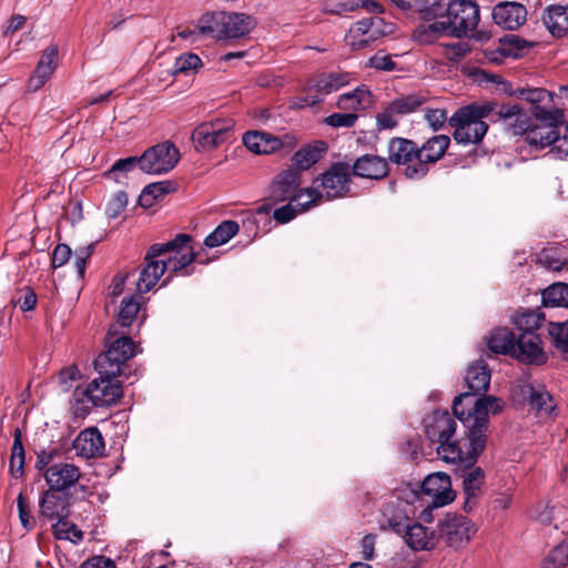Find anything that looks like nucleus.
Instances as JSON below:
<instances>
[{"mask_svg":"<svg viewBox=\"0 0 568 568\" xmlns=\"http://www.w3.org/2000/svg\"><path fill=\"white\" fill-rule=\"evenodd\" d=\"M465 383L467 390L455 397L453 412L467 428V436L476 456L486 447L489 414H497L501 406L495 396L475 398L485 395L490 383V371L484 361L467 368Z\"/></svg>","mask_w":568,"mask_h":568,"instance_id":"obj_1","label":"nucleus"},{"mask_svg":"<svg viewBox=\"0 0 568 568\" xmlns=\"http://www.w3.org/2000/svg\"><path fill=\"white\" fill-rule=\"evenodd\" d=\"M488 120L491 123L504 122L508 132H523L525 118L519 113V105L486 101L471 103L459 108L448 119L454 128V139L459 144H477L483 141L488 131Z\"/></svg>","mask_w":568,"mask_h":568,"instance_id":"obj_2","label":"nucleus"},{"mask_svg":"<svg viewBox=\"0 0 568 568\" xmlns=\"http://www.w3.org/2000/svg\"><path fill=\"white\" fill-rule=\"evenodd\" d=\"M191 240L187 234H178L172 241L151 245L136 282L138 291L148 293L165 271L176 273L190 265L195 260L194 251L190 245Z\"/></svg>","mask_w":568,"mask_h":568,"instance_id":"obj_3","label":"nucleus"},{"mask_svg":"<svg viewBox=\"0 0 568 568\" xmlns=\"http://www.w3.org/2000/svg\"><path fill=\"white\" fill-rule=\"evenodd\" d=\"M85 388L73 392L72 409L75 416H85L90 413L91 404L95 407H108L115 404L122 396V386L116 376L99 374Z\"/></svg>","mask_w":568,"mask_h":568,"instance_id":"obj_4","label":"nucleus"},{"mask_svg":"<svg viewBox=\"0 0 568 568\" xmlns=\"http://www.w3.org/2000/svg\"><path fill=\"white\" fill-rule=\"evenodd\" d=\"M427 20L447 18L450 36L462 38L474 31L479 22V8L470 0H454L449 3L435 2L423 11Z\"/></svg>","mask_w":568,"mask_h":568,"instance_id":"obj_5","label":"nucleus"},{"mask_svg":"<svg viewBox=\"0 0 568 568\" xmlns=\"http://www.w3.org/2000/svg\"><path fill=\"white\" fill-rule=\"evenodd\" d=\"M301 174L297 170L287 169L278 173L271 184V199L275 202H297L300 212H306L318 205L324 195L316 189H301Z\"/></svg>","mask_w":568,"mask_h":568,"instance_id":"obj_6","label":"nucleus"},{"mask_svg":"<svg viewBox=\"0 0 568 568\" xmlns=\"http://www.w3.org/2000/svg\"><path fill=\"white\" fill-rule=\"evenodd\" d=\"M108 349L94 361L99 374L106 376H120L125 363L134 356V343L132 338L110 326L105 336Z\"/></svg>","mask_w":568,"mask_h":568,"instance_id":"obj_7","label":"nucleus"},{"mask_svg":"<svg viewBox=\"0 0 568 568\" xmlns=\"http://www.w3.org/2000/svg\"><path fill=\"white\" fill-rule=\"evenodd\" d=\"M254 27L251 16L239 12L219 11L205 13L200 19V31L217 39L240 38Z\"/></svg>","mask_w":568,"mask_h":568,"instance_id":"obj_8","label":"nucleus"},{"mask_svg":"<svg viewBox=\"0 0 568 568\" xmlns=\"http://www.w3.org/2000/svg\"><path fill=\"white\" fill-rule=\"evenodd\" d=\"M349 82L351 74L346 72L322 73L307 82L304 95L293 101V108L313 106L320 103L325 95L339 90Z\"/></svg>","mask_w":568,"mask_h":568,"instance_id":"obj_9","label":"nucleus"},{"mask_svg":"<svg viewBox=\"0 0 568 568\" xmlns=\"http://www.w3.org/2000/svg\"><path fill=\"white\" fill-rule=\"evenodd\" d=\"M234 120L213 119L199 124L192 132V141L196 151L207 152L227 143L232 138Z\"/></svg>","mask_w":568,"mask_h":568,"instance_id":"obj_10","label":"nucleus"},{"mask_svg":"<svg viewBox=\"0 0 568 568\" xmlns=\"http://www.w3.org/2000/svg\"><path fill=\"white\" fill-rule=\"evenodd\" d=\"M515 95L534 106V115L541 122L562 123V111L555 106V94L542 88H520Z\"/></svg>","mask_w":568,"mask_h":568,"instance_id":"obj_11","label":"nucleus"},{"mask_svg":"<svg viewBox=\"0 0 568 568\" xmlns=\"http://www.w3.org/2000/svg\"><path fill=\"white\" fill-rule=\"evenodd\" d=\"M392 32L390 23H386L381 17H368L355 22L349 28L345 40L349 47L359 50Z\"/></svg>","mask_w":568,"mask_h":568,"instance_id":"obj_12","label":"nucleus"},{"mask_svg":"<svg viewBox=\"0 0 568 568\" xmlns=\"http://www.w3.org/2000/svg\"><path fill=\"white\" fill-rule=\"evenodd\" d=\"M180 160V152L173 143L163 142L149 148L139 158V168L149 174L171 171Z\"/></svg>","mask_w":568,"mask_h":568,"instance_id":"obj_13","label":"nucleus"},{"mask_svg":"<svg viewBox=\"0 0 568 568\" xmlns=\"http://www.w3.org/2000/svg\"><path fill=\"white\" fill-rule=\"evenodd\" d=\"M61 491L48 489L40 499V517L57 523L53 525L54 536L57 538H70V536L62 529L68 525L65 520L69 516V500L67 496L61 495Z\"/></svg>","mask_w":568,"mask_h":568,"instance_id":"obj_14","label":"nucleus"},{"mask_svg":"<svg viewBox=\"0 0 568 568\" xmlns=\"http://www.w3.org/2000/svg\"><path fill=\"white\" fill-rule=\"evenodd\" d=\"M440 538L452 548H464L475 536V524L462 515H447L438 525Z\"/></svg>","mask_w":568,"mask_h":568,"instance_id":"obj_15","label":"nucleus"},{"mask_svg":"<svg viewBox=\"0 0 568 568\" xmlns=\"http://www.w3.org/2000/svg\"><path fill=\"white\" fill-rule=\"evenodd\" d=\"M449 144L448 135L438 134L429 138L420 146L417 145V166L410 169V175L413 178H424L429 171V164L439 161L445 155Z\"/></svg>","mask_w":568,"mask_h":568,"instance_id":"obj_16","label":"nucleus"},{"mask_svg":"<svg viewBox=\"0 0 568 568\" xmlns=\"http://www.w3.org/2000/svg\"><path fill=\"white\" fill-rule=\"evenodd\" d=\"M243 144L255 154H271L283 148L293 149L295 139L290 134L282 138L263 131H248L243 134Z\"/></svg>","mask_w":568,"mask_h":568,"instance_id":"obj_17","label":"nucleus"},{"mask_svg":"<svg viewBox=\"0 0 568 568\" xmlns=\"http://www.w3.org/2000/svg\"><path fill=\"white\" fill-rule=\"evenodd\" d=\"M387 161L396 165L404 166V175L408 179L417 180L410 175V169L417 166L418 151L417 144L405 138H393L388 142Z\"/></svg>","mask_w":568,"mask_h":568,"instance_id":"obj_18","label":"nucleus"},{"mask_svg":"<svg viewBox=\"0 0 568 568\" xmlns=\"http://www.w3.org/2000/svg\"><path fill=\"white\" fill-rule=\"evenodd\" d=\"M470 452L466 457V467L462 471L463 477V490L466 496L465 508L471 510L475 506L476 498L480 494L481 487L485 483V473L479 466H474L473 464L476 462L477 457L483 453L480 452L478 455H474L471 445Z\"/></svg>","mask_w":568,"mask_h":568,"instance_id":"obj_19","label":"nucleus"},{"mask_svg":"<svg viewBox=\"0 0 568 568\" xmlns=\"http://www.w3.org/2000/svg\"><path fill=\"white\" fill-rule=\"evenodd\" d=\"M351 173L346 163H335L321 175V185L327 200L342 197L349 192Z\"/></svg>","mask_w":568,"mask_h":568,"instance_id":"obj_20","label":"nucleus"},{"mask_svg":"<svg viewBox=\"0 0 568 568\" xmlns=\"http://www.w3.org/2000/svg\"><path fill=\"white\" fill-rule=\"evenodd\" d=\"M43 476L50 489L64 491L79 481L82 473L73 463L58 462L51 464Z\"/></svg>","mask_w":568,"mask_h":568,"instance_id":"obj_21","label":"nucleus"},{"mask_svg":"<svg viewBox=\"0 0 568 568\" xmlns=\"http://www.w3.org/2000/svg\"><path fill=\"white\" fill-rule=\"evenodd\" d=\"M519 113L525 118V130L523 132H510L514 135H526V141L529 145L535 146L536 149H544L546 146L551 145L558 140V130L557 126L560 123H549L542 122L540 125H530V119L525 113L523 108L519 105Z\"/></svg>","mask_w":568,"mask_h":568,"instance_id":"obj_22","label":"nucleus"},{"mask_svg":"<svg viewBox=\"0 0 568 568\" xmlns=\"http://www.w3.org/2000/svg\"><path fill=\"white\" fill-rule=\"evenodd\" d=\"M422 490L432 498L435 507H442L454 500L455 494L452 490L450 477L445 473H434L428 475L423 484Z\"/></svg>","mask_w":568,"mask_h":568,"instance_id":"obj_23","label":"nucleus"},{"mask_svg":"<svg viewBox=\"0 0 568 568\" xmlns=\"http://www.w3.org/2000/svg\"><path fill=\"white\" fill-rule=\"evenodd\" d=\"M514 356L523 363L540 365L547 361V356L541 347L539 335L532 332L521 333L514 351Z\"/></svg>","mask_w":568,"mask_h":568,"instance_id":"obj_24","label":"nucleus"},{"mask_svg":"<svg viewBox=\"0 0 568 568\" xmlns=\"http://www.w3.org/2000/svg\"><path fill=\"white\" fill-rule=\"evenodd\" d=\"M425 433L434 442L450 439L456 432L455 418L447 410H435L424 419Z\"/></svg>","mask_w":568,"mask_h":568,"instance_id":"obj_25","label":"nucleus"},{"mask_svg":"<svg viewBox=\"0 0 568 568\" xmlns=\"http://www.w3.org/2000/svg\"><path fill=\"white\" fill-rule=\"evenodd\" d=\"M58 53L57 45H50L42 51L37 68L28 80L29 91L40 90L51 78L58 65Z\"/></svg>","mask_w":568,"mask_h":568,"instance_id":"obj_26","label":"nucleus"},{"mask_svg":"<svg viewBox=\"0 0 568 568\" xmlns=\"http://www.w3.org/2000/svg\"><path fill=\"white\" fill-rule=\"evenodd\" d=\"M493 19L504 29L516 30L525 23L527 10L517 2H501L494 8Z\"/></svg>","mask_w":568,"mask_h":568,"instance_id":"obj_27","label":"nucleus"},{"mask_svg":"<svg viewBox=\"0 0 568 568\" xmlns=\"http://www.w3.org/2000/svg\"><path fill=\"white\" fill-rule=\"evenodd\" d=\"M353 173L371 180H382L389 173L387 159L376 154H364L353 164Z\"/></svg>","mask_w":568,"mask_h":568,"instance_id":"obj_28","label":"nucleus"},{"mask_svg":"<svg viewBox=\"0 0 568 568\" xmlns=\"http://www.w3.org/2000/svg\"><path fill=\"white\" fill-rule=\"evenodd\" d=\"M73 448L79 456L94 458L103 455L105 445L100 430L91 427L80 432L73 442Z\"/></svg>","mask_w":568,"mask_h":568,"instance_id":"obj_29","label":"nucleus"},{"mask_svg":"<svg viewBox=\"0 0 568 568\" xmlns=\"http://www.w3.org/2000/svg\"><path fill=\"white\" fill-rule=\"evenodd\" d=\"M406 545L414 550H427L435 546L434 531H429L419 523L412 524L410 520L405 525V530L400 535Z\"/></svg>","mask_w":568,"mask_h":568,"instance_id":"obj_30","label":"nucleus"},{"mask_svg":"<svg viewBox=\"0 0 568 568\" xmlns=\"http://www.w3.org/2000/svg\"><path fill=\"white\" fill-rule=\"evenodd\" d=\"M542 22L548 31L557 38L568 33V6L552 4L545 9Z\"/></svg>","mask_w":568,"mask_h":568,"instance_id":"obj_31","label":"nucleus"},{"mask_svg":"<svg viewBox=\"0 0 568 568\" xmlns=\"http://www.w3.org/2000/svg\"><path fill=\"white\" fill-rule=\"evenodd\" d=\"M408 521L406 510L402 508V503L398 499L390 500L383 506L381 521L383 528L387 527L397 535H402Z\"/></svg>","mask_w":568,"mask_h":568,"instance_id":"obj_32","label":"nucleus"},{"mask_svg":"<svg viewBox=\"0 0 568 568\" xmlns=\"http://www.w3.org/2000/svg\"><path fill=\"white\" fill-rule=\"evenodd\" d=\"M374 103L371 91L365 85H359L352 92L338 97L336 105L338 109L353 111L368 109Z\"/></svg>","mask_w":568,"mask_h":568,"instance_id":"obj_33","label":"nucleus"},{"mask_svg":"<svg viewBox=\"0 0 568 568\" xmlns=\"http://www.w3.org/2000/svg\"><path fill=\"white\" fill-rule=\"evenodd\" d=\"M515 335L508 328H496L488 337L487 346L496 354H513L516 346Z\"/></svg>","mask_w":568,"mask_h":568,"instance_id":"obj_34","label":"nucleus"},{"mask_svg":"<svg viewBox=\"0 0 568 568\" xmlns=\"http://www.w3.org/2000/svg\"><path fill=\"white\" fill-rule=\"evenodd\" d=\"M326 150V143L318 141L314 145H307L295 152L293 162L300 170H307L321 160Z\"/></svg>","mask_w":568,"mask_h":568,"instance_id":"obj_35","label":"nucleus"},{"mask_svg":"<svg viewBox=\"0 0 568 568\" xmlns=\"http://www.w3.org/2000/svg\"><path fill=\"white\" fill-rule=\"evenodd\" d=\"M239 230L237 222L232 220L223 221L205 237L204 245L210 248L221 246L235 236Z\"/></svg>","mask_w":568,"mask_h":568,"instance_id":"obj_36","label":"nucleus"},{"mask_svg":"<svg viewBox=\"0 0 568 568\" xmlns=\"http://www.w3.org/2000/svg\"><path fill=\"white\" fill-rule=\"evenodd\" d=\"M538 261L547 270L560 272L568 265V253L564 247H547L541 251Z\"/></svg>","mask_w":568,"mask_h":568,"instance_id":"obj_37","label":"nucleus"},{"mask_svg":"<svg viewBox=\"0 0 568 568\" xmlns=\"http://www.w3.org/2000/svg\"><path fill=\"white\" fill-rule=\"evenodd\" d=\"M140 308L141 303L135 295L124 297L121 302L116 322L112 326H115V329H118L119 326L130 327L136 320Z\"/></svg>","mask_w":568,"mask_h":568,"instance_id":"obj_38","label":"nucleus"},{"mask_svg":"<svg viewBox=\"0 0 568 568\" xmlns=\"http://www.w3.org/2000/svg\"><path fill=\"white\" fill-rule=\"evenodd\" d=\"M541 297L546 307H568V284L554 283L542 291Z\"/></svg>","mask_w":568,"mask_h":568,"instance_id":"obj_39","label":"nucleus"},{"mask_svg":"<svg viewBox=\"0 0 568 568\" xmlns=\"http://www.w3.org/2000/svg\"><path fill=\"white\" fill-rule=\"evenodd\" d=\"M544 321V314L532 310H525L513 317V324L523 333H535V331L541 326Z\"/></svg>","mask_w":568,"mask_h":568,"instance_id":"obj_40","label":"nucleus"},{"mask_svg":"<svg viewBox=\"0 0 568 568\" xmlns=\"http://www.w3.org/2000/svg\"><path fill=\"white\" fill-rule=\"evenodd\" d=\"M24 466V448L21 442V432L19 428L14 430V439L11 449L10 471L14 478L23 475Z\"/></svg>","mask_w":568,"mask_h":568,"instance_id":"obj_41","label":"nucleus"},{"mask_svg":"<svg viewBox=\"0 0 568 568\" xmlns=\"http://www.w3.org/2000/svg\"><path fill=\"white\" fill-rule=\"evenodd\" d=\"M426 102V98L422 94L402 95L390 101L399 116L415 112L419 106Z\"/></svg>","mask_w":568,"mask_h":568,"instance_id":"obj_42","label":"nucleus"},{"mask_svg":"<svg viewBox=\"0 0 568 568\" xmlns=\"http://www.w3.org/2000/svg\"><path fill=\"white\" fill-rule=\"evenodd\" d=\"M568 564V536L546 557L542 568H562Z\"/></svg>","mask_w":568,"mask_h":568,"instance_id":"obj_43","label":"nucleus"},{"mask_svg":"<svg viewBox=\"0 0 568 568\" xmlns=\"http://www.w3.org/2000/svg\"><path fill=\"white\" fill-rule=\"evenodd\" d=\"M548 333L554 346L561 353L566 354L568 359V322L550 323Z\"/></svg>","mask_w":568,"mask_h":568,"instance_id":"obj_44","label":"nucleus"},{"mask_svg":"<svg viewBox=\"0 0 568 568\" xmlns=\"http://www.w3.org/2000/svg\"><path fill=\"white\" fill-rule=\"evenodd\" d=\"M439 446L437 447L438 456L445 460L446 463H466V458L463 456V450L460 449L457 442H452L450 439H446L443 442H438Z\"/></svg>","mask_w":568,"mask_h":568,"instance_id":"obj_45","label":"nucleus"},{"mask_svg":"<svg viewBox=\"0 0 568 568\" xmlns=\"http://www.w3.org/2000/svg\"><path fill=\"white\" fill-rule=\"evenodd\" d=\"M202 67V60L197 54L186 53L176 58L173 65V74H189Z\"/></svg>","mask_w":568,"mask_h":568,"instance_id":"obj_46","label":"nucleus"},{"mask_svg":"<svg viewBox=\"0 0 568 568\" xmlns=\"http://www.w3.org/2000/svg\"><path fill=\"white\" fill-rule=\"evenodd\" d=\"M399 114L390 102L376 115V128L378 131L395 129L399 123Z\"/></svg>","mask_w":568,"mask_h":568,"instance_id":"obj_47","label":"nucleus"},{"mask_svg":"<svg viewBox=\"0 0 568 568\" xmlns=\"http://www.w3.org/2000/svg\"><path fill=\"white\" fill-rule=\"evenodd\" d=\"M361 6H364L361 0H325L324 11L342 16L344 13L355 11Z\"/></svg>","mask_w":568,"mask_h":568,"instance_id":"obj_48","label":"nucleus"},{"mask_svg":"<svg viewBox=\"0 0 568 568\" xmlns=\"http://www.w3.org/2000/svg\"><path fill=\"white\" fill-rule=\"evenodd\" d=\"M136 165H139V158L136 156L120 159L112 165L105 175L115 182H121L122 174L133 170Z\"/></svg>","mask_w":568,"mask_h":568,"instance_id":"obj_49","label":"nucleus"},{"mask_svg":"<svg viewBox=\"0 0 568 568\" xmlns=\"http://www.w3.org/2000/svg\"><path fill=\"white\" fill-rule=\"evenodd\" d=\"M529 403L537 412L549 414L554 407V398L546 390H531Z\"/></svg>","mask_w":568,"mask_h":568,"instance_id":"obj_50","label":"nucleus"},{"mask_svg":"<svg viewBox=\"0 0 568 568\" xmlns=\"http://www.w3.org/2000/svg\"><path fill=\"white\" fill-rule=\"evenodd\" d=\"M168 190L169 185L164 182L149 184L144 187L140 197L142 205L151 206L153 204V200L166 194Z\"/></svg>","mask_w":568,"mask_h":568,"instance_id":"obj_51","label":"nucleus"},{"mask_svg":"<svg viewBox=\"0 0 568 568\" xmlns=\"http://www.w3.org/2000/svg\"><path fill=\"white\" fill-rule=\"evenodd\" d=\"M128 205V195L124 191L116 192L105 206V214L110 219H116Z\"/></svg>","mask_w":568,"mask_h":568,"instance_id":"obj_52","label":"nucleus"},{"mask_svg":"<svg viewBox=\"0 0 568 568\" xmlns=\"http://www.w3.org/2000/svg\"><path fill=\"white\" fill-rule=\"evenodd\" d=\"M20 523L27 530L34 528L36 519L30 514L28 499L20 493L17 498Z\"/></svg>","mask_w":568,"mask_h":568,"instance_id":"obj_53","label":"nucleus"},{"mask_svg":"<svg viewBox=\"0 0 568 568\" xmlns=\"http://www.w3.org/2000/svg\"><path fill=\"white\" fill-rule=\"evenodd\" d=\"M357 120V114L349 113H333L325 118L324 122L333 128H352Z\"/></svg>","mask_w":568,"mask_h":568,"instance_id":"obj_54","label":"nucleus"},{"mask_svg":"<svg viewBox=\"0 0 568 568\" xmlns=\"http://www.w3.org/2000/svg\"><path fill=\"white\" fill-rule=\"evenodd\" d=\"M291 201V203L283 205L278 209H276L273 213L274 220H276L278 223H287L292 221L297 214H301L300 206H297V202Z\"/></svg>","mask_w":568,"mask_h":568,"instance_id":"obj_55","label":"nucleus"},{"mask_svg":"<svg viewBox=\"0 0 568 568\" xmlns=\"http://www.w3.org/2000/svg\"><path fill=\"white\" fill-rule=\"evenodd\" d=\"M368 65L376 70L392 71L395 69V62L392 60L390 54L383 53L382 51L376 52L369 58Z\"/></svg>","mask_w":568,"mask_h":568,"instance_id":"obj_56","label":"nucleus"},{"mask_svg":"<svg viewBox=\"0 0 568 568\" xmlns=\"http://www.w3.org/2000/svg\"><path fill=\"white\" fill-rule=\"evenodd\" d=\"M425 120L434 131H437L447 121V112L444 109H427Z\"/></svg>","mask_w":568,"mask_h":568,"instance_id":"obj_57","label":"nucleus"},{"mask_svg":"<svg viewBox=\"0 0 568 568\" xmlns=\"http://www.w3.org/2000/svg\"><path fill=\"white\" fill-rule=\"evenodd\" d=\"M71 256V248L67 244H58L52 253V266L61 267L63 266Z\"/></svg>","mask_w":568,"mask_h":568,"instance_id":"obj_58","label":"nucleus"},{"mask_svg":"<svg viewBox=\"0 0 568 568\" xmlns=\"http://www.w3.org/2000/svg\"><path fill=\"white\" fill-rule=\"evenodd\" d=\"M426 30H428V32H433L437 39L444 34L450 36V24L447 18L445 20H436L428 24H422V32H425Z\"/></svg>","mask_w":568,"mask_h":568,"instance_id":"obj_59","label":"nucleus"},{"mask_svg":"<svg viewBox=\"0 0 568 568\" xmlns=\"http://www.w3.org/2000/svg\"><path fill=\"white\" fill-rule=\"evenodd\" d=\"M376 536L368 534L362 538L361 547L362 555L365 560H373L375 558Z\"/></svg>","mask_w":568,"mask_h":568,"instance_id":"obj_60","label":"nucleus"},{"mask_svg":"<svg viewBox=\"0 0 568 568\" xmlns=\"http://www.w3.org/2000/svg\"><path fill=\"white\" fill-rule=\"evenodd\" d=\"M91 254H92L91 246L81 248L80 251H78L75 253L74 266H75L77 273L80 277L84 276L87 260L91 256Z\"/></svg>","mask_w":568,"mask_h":568,"instance_id":"obj_61","label":"nucleus"},{"mask_svg":"<svg viewBox=\"0 0 568 568\" xmlns=\"http://www.w3.org/2000/svg\"><path fill=\"white\" fill-rule=\"evenodd\" d=\"M58 455V452L55 449H52V450H41L38 456H37V463H36V467L39 469V470H43L45 471V469L51 465V464H57L54 462V457Z\"/></svg>","mask_w":568,"mask_h":568,"instance_id":"obj_62","label":"nucleus"},{"mask_svg":"<svg viewBox=\"0 0 568 568\" xmlns=\"http://www.w3.org/2000/svg\"><path fill=\"white\" fill-rule=\"evenodd\" d=\"M22 312L31 311L37 305V295L32 290H27L16 302Z\"/></svg>","mask_w":568,"mask_h":568,"instance_id":"obj_63","label":"nucleus"},{"mask_svg":"<svg viewBox=\"0 0 568 568\" xmlns=\"http://www.w3.org/2000/svg\"><path fill=\"white\" fill-rule=\"evenodd\" d=\"M80 568H115V565L111 559L98 556L84 561Z\"/></svg>","mask_w":568,"mask_h":568,"instance_id":"obj_64","label":"nucleus"}]
</instances>
